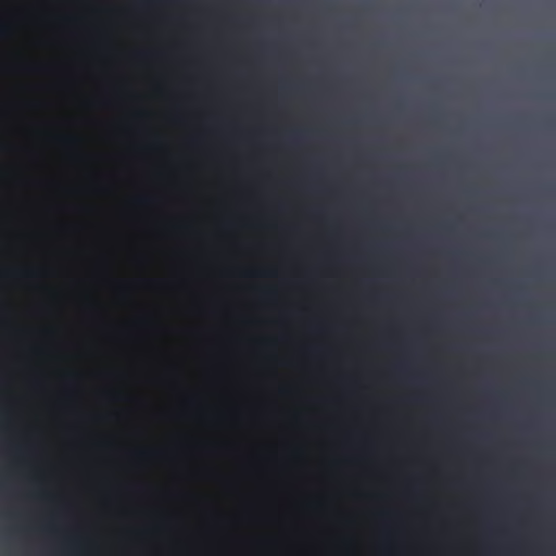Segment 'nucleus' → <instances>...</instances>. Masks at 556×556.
I'll return each instance as SVG.
<instances>
[{
  "instance_id": "1",
  "label": "nucleus",
  "mask_w": 556,
  "mask_h": 556,
  "mask_svg": "<svg viewBox=\"0 0 556 556\" xmlns=\"http://www.w3.org/2000/svg\"><path fill=\"white\" fill-rule=\"evenodd\" d=\"M153 454H154V452H151V451H142V452L138 453V455L140 457H147V456H151Z\"/></svg>"
},
{
  "instance_id": "2",
  "label": "nucleus",
  "mask_w": 556,
  "mask_h": 556,
  "mask_svg": "<svg viewBox=\"0 0 556 556\" xmlns=\"http://www.w3.org/2000/svg\"><path fill=\"white\" fill-rule=\"evenodd\" d=\"M149 200H150L149 198H138V199H136V202L138 204H147L149 202Z\"/></svg>"
},
{
  "instance_id": "3",
  "label": "nucleus",
  "mask_w": 556,
  "mask_h": 556,
  "mask_svg": "<svg viewBox=\"0 0 556 556\" xmlns=\"http://www.w3.org/2000/svg\"><path fill=\"white\" fill-rule=\"evenodd\" d=\"M21 274H23V275H31V274H34V271L25 270V271H21Z\"/></svg>"
}]
</instances>
